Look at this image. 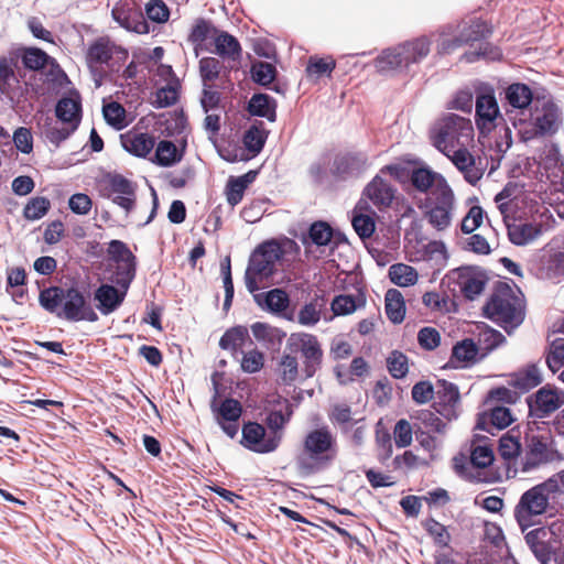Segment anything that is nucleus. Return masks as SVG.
Segmentation results:
<instances>
[{
	"mask_svg": "<svg viewBox=\"0 0 564 564\" xmlns=\"http://www.w3.org/2000/svg\"><path fill=\"white\" fill-rule=\"evenodd\" d=\"M337 455L338 444L335 434L328 426H319L303 436L295 457L296 468L303 475H312L329 466Z\"/></svg>",
	"mask_w": 564,
	"mask_h": 564,
	"instance_id": "nucleus-1",
	"label": "nucleus"
},
{
	"mask_svg": "<svg viewBox=\"0 0 564 564\" xmlns=\"http://www.w3.org/2000/svg\"><path fill=\"white\" fill-rule=\"evenodd\" d=\"M521 189L516 184H508L495 197V202L503 216L508 228V236L512 243L517 246H524L535 240L543 231L540 223H523L513 219L511 223L509 218L516 216L519 204L522 202L520 198Z\"/></svg>",
	"mask_w": 564,
	"mask_h": 564,
	"instance_id": "nucleus-2",
	"label": "nucleus"
},
{
	"mask_svg": "<svg viewBox=\"0 0 564 564\" xmlns=\"http://www.w3.org/2000/svg\"><path fill=\"white\" fill-rule=\"evenodd\" d=\"M474 127L470 119L448 113L434 122L430 130L432 144L443 154L474 142Z\"/></svg>",
	"mask_w": 564,
	"mask_h": 564,
	"instance_id": "nucleus-3",
	"label": "nucleus"
},
{
	"mask_svg": "<svg viewBox=\"0 0 564 564\" xmlns=\"http://www.w3.org/2000/svg\"><path fill=\"white\" fill-rule=\"evenodd\" d=\"M282 256V248L276 241L263 242L252 252L245 274V283L250 293L270 285L275 264Z\"/></svg>",
	"mask_w": 564,
	"mask_h": 564,
	"instance_id": "nucleus-4",
	"label": "nucleus"
},
{
	"mask_svg": "<svg viewBox=\"0 0 564 564\" xmlns=\"http://www.w3.org/2000/svg\"><path fill=\"white\" fill-rule=\"evenodd\" d=\"M485 314L507 332L518 327L524 319L522 301L507 284L495 290L485 306Z\"/></svg>",
	"mask_w": 564,
	"mask_h": 564,
	"instance_id": "nucleus-5",
	"label": "nucleus"
},
{
	"mask_svg": "<svg viewBox=\"0 0 564 564\" xmlns=\"http://www.w3.org/2000/svg\"><path fill=\"white\" fill-rule=\"evenodd\" d=\"M555 488V482L546 479L522 494L514 508V518L521 529L532 527L534 519L546 512L550 500L557 497Z\"/></svg>",
	"mask_w": 564,
	"mask_h": 564,
	"instance_id": "nucleus-6",
	"label": "nucleus"
},
{
	"mask_svg": "<svg viewBox=\"0 0 564 564\" xmlns=\"http://www.w3.org/2000/svg\"><path fill=\"white\" fill-rule=\"evenodd\" d=\"M128 51L116 45L108 37H99L89 44L86 53V63L93 75L96 87L102 84L101 66L107 65L112 70L118 69L128 58Z\"/></svg>",
	"mask_w": 564,
	"mask_h": 564,
	"instance_id": "nucleus-7",
	"label": "nucleus"
},
{
	"mask_svg": "<svg viewBox=\"0 0 564 564\" xmlns=\"http://www.w3.org/2000/svg\"><path fill=\"white\" fill-rule=\"evenodd\" d=\"M561 124L562 112L560 108L550 100L538 101L531 112L530 121L520 129V133L524 140L552 135L560 129Z\"/></svg>",
	"mask_w": 564,
	"mask_h": 564,
	"instance_id": "nucleus-8",
	"label": "nucleus"
},
{
	"mask_svg": "<svg viewBox=\"0 0 564 564\" xmlns=\"http://www.w3.org/2000/svg\"><path fill=\"white\" fill-rule=\"evenodd\" d=\"M456 209V197L453 188L448 185L431 192L426 198L425 218L437 231H444L452 225Z\"/></svg>",
	"mask_w": 564,
	"mask_h": 564,
	"instance_id": "nucleus-9",
	"label": "nucleus"
},
{
	"mask_svg": "<svg viewBox=\"0 0 564 564\" xmlns=\"http://www.w3.org/2000/svg\"><path fill=\"white\" fill-rule=\"evenodd\" d=\"M286 350L301 354L302 371L305 378H312L321 368L323 349L316 336L308 333H293L286 340Z\"/></svg>",
	"mask_w": 564,
	"mask_h": 564,
	"instance_id": "nucleus-10",
	"label": "nucleus"
},
{
	"mask_svg": "<svg viewBox=\"0 0 564 564\" xmlns=\"http://www.w3.org/2000/svg\"><path fill=\"white\" fill-rule=\"evenodd\" d=\"M108 256L116 263L113 282L128 290L135 275V257L128 246L120 240H111L108 247Z\"/></svg>",
	"mask_w": 564,
	"mask_h": 564,
	"instance_id": "nucleus-11",
	"label": "nucleus"
},
{
	"mask_svg": "<svg viewBox=\"0 0 564 564\" xmlns=\"http://www.w3.org/2000/svg\"><path fill=\"white\" fill-rule=\"evenodd\" d=\"M564 404V391L545 384L540 388L529 400L530 415L544 419L550 416Z\"/></svg>",
	"mask_w": 564,
	"mask_h": 564,
	"instance_id": "nucleus-12",
	"label": "nucleus"
},
{
	"mask_svg": "<svg viewBox=\"0 0 564 564\" xmlns=\"http://www.w3.org/2000/svg\"><path fill=\"white\" fill-rule=\"evenodd\" d=\"M280 442V434L269 433L258 423L249 422L242 429V444L253 452L261 454L273 452Z\"/></svg>",
	"mask_w": 564,
	"mask_h": 564,
	"instance_id": "nucleus-13",
	"label": "nucleus"
},
{
	"mask_svg": "<svg viewBox=\"0 0 564 564\" xmlns=\"http://www.w3.org/2000/svg\"><path fill=\"white\" fill-rule=\"evenodd\" d=\"M500 118V109L492 90H486L476 98V124L480 135L490 133Z\"/></svg>",
	"mask_w": 564,
	"mask_h": 564,
	"instance_id": "nucleus-14",
	"label": "nucleus"
},
{
	"mask_svg": "<svg viewBox=\"0 0 564 564\" xmlns=\"http://www.w3.org/2000/svg\"><path fill=\"white\" fill-rule=\"evenodd\" d=\"M61 318L68 321H97V314L94 312L84 294L75 288L65 290L63 310Z\"/></svg>",
	"mask_w": 564,
	"mask_h": 564,
	"instance_id": "nucleus-15",
	"label": "nucleus"
},
{
	"mask_svg": "<svg viewBox=\"0 0 564 564\" xmlns=\"http://www.w3.org/2000/svg\"><path fill=\"white\" fill-rule=\"evenodd\" d=\"M397 189L388 183L381 174L376 175L364 188L360 199H365L378 209H386L392 205Z\"/></svg>",
	"mask_w": 564,
	"mask_h": 564,
	"instance_id": "nucleus-16",
	"label": "nucleus"
},
{
	"mask_svg": "<svg viewBox=\"0 0 564 564\" xmlns=\"http://www.w3.org/2000/svg\"><path fill=\"white\" fill-rule=\"evenodd\" d=\"M525 541L534 553L535 557L542 563L547 564L552 553L556 549V540L551 528H538L525 535Z\"/></svg>",
	"mask_w": 564,
	"mask_h": 564,
	"instance_id": "nucleus-17",
	"label": "nucleus"
},
{
	"mask_svg": "<svg viewBox=\"0 0 564 564\" xmlns=\"http://www.w3.org/2000/svg\"><path fill=\"white\" fill-rule=\"evenodd\" d=\"M452 151L444 153V155L464 174L469 184H476L482 177V171L476 166L475 158L468 151V147H459Z\"/></svg>",
	"mask_w": 564,
	"mask_h": 564,
	"instance_id": "nucleus-18",
	"label": "nucleus"
},
{
	"mask_svg": "<svg viewBox=\"0 0 564 564\" xmlns=\"http://www.w3.org/2000/svg\"><path fill=\"white\" fill-rule=\"evenodd\" d=\"M489 33V29L482 22H475L468 28H464L459 37L449 39L442 34L438 43V51L443 54L449 53L464 43L478 41Z\"/></svg>",
	"mask_w": 564,
	"mask_h": 564,
	"instance_id": "nucleus-19",
	"label": "nucleus"
},
{
	"mask_svg": "<svg viewBox=\"0 0 564 564\" xmlns=\"http://www.w3.org/2000/svg\"><path fill=\"white\" fill-rule=\"evenodd\" d=\"M375 216L376 213L367 200L359 199L352 210L351 225L361 239L369 238L375 232Z\"/></svg>",
	"mask_w": 564,
	"mask_h": 564,
	"instance_id": "nucleus-20",
	"label": "nucleus"
},
{
	"mask_svg": "<svg viewBox=\"0 0 564 564\" xmlns=\"http://www.w3.org/2000/svg\"><path fill=\"white\" fill-rule=\"evenodd\" d=\"M122 148L138 158H147L155 147V138L149 133L128 131L120 137Z\"/></svg>",
	"mask_w": 564,
	"mask_h": 564,
	"instance_id": "nucleus-21",
	"label": "nucleus"
},
{
	"mask_svg": "<svg viewBox=\"0 0 564 564\" xmlns=\"http://www.w3.org/2000/svg\"><path fill=\"white\" fill-rule=\"evenodd\" d=\"M441 388L437 391L440 401L436 405V411L440 415L451 421L458 415L459 392L455 384L446 381L441 383Z\"/></svg>",
	"mask_w": 564,
	"mask_h": 564,
	"instance_id": "nucleus-22",
	"label": "nucleus"
},
{
	"mask_svg": "<svg viewBox=\"0 0 564 564\" xmlns=\"http://www.w3.org/2000/svg\"><path fill=\"white\" fill-rule=\"evenodd\" d=\"M411 183L421 193L436 192L448 185L446 178L429 167H420L412 171Z\"/></svg>",
	"mask_w": 564,
	"mask_h": 564,
	"instance_id": "nucleus-23",
	"label": "nucleus"
},
{
	"mask_svg": "<svg viewBox=\"0 0 564 564\" xmlns=\"http://www.w3.org/2000/svg\"><path fill=\"white\" fill-rule=\"evenodd\" d=\"M242 409L240 403L234 399H226L217 412V421L223 431L229 436L235 437L238 433L237 421L241 415Z\"/></svg>",
	"mask_w": 564,
	"mask_h": 564,
	"instance_id": "nucleus-24",
	"label": "nucleus"
},
{
	"mask_svg": "<svg viewBox=\"0 0 564 564\" xmlns=\"http://www.w3.org/2000/svg\"><path fill=\"white\" fill-rule=\"evenodd\" d=\"M113 285L102 284L95 292V300L98 302L97 308L105 315L116 311L124 300L127 290Z\"/></svg>",
	"mask_w": 564,
	"mask_h": 564,
	"instance_id": "nucleus-25",
	"label": "nucleus"
},
{
	"mask_svg": "<svg viewBox=\"0 0 564 564\" xmlns=\"http://www.w3.org/2000/svg\"><path fill=\"white\" fill-rule=\"evenodd\" d=\"M0 91L10 100L18 97L21 91L12 58L0 57Z\"/></svg>",
	"mask_w": 564,
	"mask_h": 564,
	"instance_id": "nucleus-26",
	"label": "nucleus"
},
{
	"mask_svg": "<svg viewBox=\"0 0 564 564\" xmlns=\"http://www.w3.org/2000/svg\"><path fill=\"white\" fill-rule=\"evenodd\" d=\"M80 98L77 95L62 98L56 105V117L58 120L73 129H77L80 122Z\"/></svg>",
	"mask_w": 564,
	"mask_h": 564,
	"instance_id": "nucleus-27",
	"label": "nucleus"
},
{
	"mask_svg": "<svg viewBox=\"0 0 564 564\" xmlns=\"http://www.w3.org/2000/svg\"><path fill=\"white\" fill-rule=\"evenodd\" d=\"M457 284L464 295L474 300L485 288L484 279L470 268H462L456 271Z\"/></svg>",
	"mask_w": 564,
	"mask_h": 564,
	"instance_id": "nucleus-28",
	"label": "nucleus"
},
{
	"mask_svg": "<svg viewBox=\"0 0 564 564\" xmlns=\"http://www.w3.org/2000/svg\"><path fill=\"white\" fill-rule=\"evenodd\" d=\"M275 373L279 381L283 384L290 386L296 381L300 375V366L293 352L284 350L278 361Z\"/></svg>",
	"mask_w": 564,
	"mask_h": 564,
	"instance_id": "nucleus-29",
	"label": "nucleus"
},
{
	"mask_svg": "<svg viewBox=\"0 0 564 564\" xmlns=\"http://www.w3.org/2000/svg\"><path fill=\"white\" fill-rule=\"evenodd\" d=\"M542 382V373L535 365H529L525 368L511 375L509 383L517 390L528 391Z\"/></svg>",
	"mask_w": 564,
	"mask_h": 564,
	"instance_id": "nucleus-30",
	"label": "nucleus"
},
{
	"mask_svg": "<svg viewBox=\"0 0 564 564\" xmlns=\"http://www.w3.org/2000/svg\"><path fill=\"white\" fill-rule=\"evenodd\" d=\"M539 430L540 427L535 422L528 423L525 442L532 455L538 459H544L547 452L549 436L545 430L542 433H539Z\"/></svg>",
	"mask_w": 564,
	"mask_h": 564,
	"instance_id": "nucleus-31",
	"label": "nucleus"
},
{
	"mask_svg": "<svg viewBox=\"0 0 564 564\" xmlns=\"http://www.w3.org/2000/svg\"><path fill=\"white\" fill-rule=\"evenodd\" d=\"M257 172L250 171L238 177H230L226 186V198L232 207L238 205L247 187L256 180Z\"/></svg>",
	"mask_w": 564,
	"mask_h": 564,
	"instance_id": "nucleus-32",
	"label": "nucleus"
},
{
	"mask_svg": "<svg viewBox=\"0 0 564 564\" xmlns=\"http://www.w3.org/2000/svg\"><path fill=\"white\" fill-rule=\"evenodd\" d=\"M405 66L417 63L430 53V41L426 37H419L398 46Z\"/></svg>",
	"mask_w": 564,
	"mask_h": 564,
	"instance_id": "nucleus-33",
	"label": "nucleus"
},
{
	"mask_svg": "<svg viewBox=\"0 0 564 564\" xmlns=\"http://www.w3.org/2000/svg\"><path fill=\"white\" fill-rule=\"evenodd\" d=\"M216 33L217 30L208 21L204 19L195 21L188 34V42L194 46L196 56L204 50V42L209 37H214Z\"/></svg>",
	"mask_w": 564,
	"mask_h": 564,
	"instance_id": "nucleus-34",
	"label": "nucleus"
},
{
	"mask_svg": "<svg viewBox=\"0 0 564 564\" xmlns=\"http://www.w3.org/2000/svg\"><path fill=\"white\" fill-rule=\"evenodd\" d=\"M253 297L260 306L270 312L280 313L289 306V296L280 289L271 290L265 294H254Z\"/></svg>",
	"mask_w": 564,
	"mask_h": 564,
	"instance_id": "nucleus-35",
	"label": "nucleus"
},
{
	"mask_svg": "<svg viewBox=\"0 0 564 564\" xmlns=\"http://www.w3.org/2000/svg\"><path fill=\"white\" fill-rule=\"evenodd\" d=\"M384 302L388 318L394 324L401 323L405 316V303L401 292L395 289L388 290Z\"/></svg>",
	"mask_w": 564,
	"mask_h": 564,
	"instance_id": "nucleus-36",
	"label": "nucleus"
},
{
	"mask_svg": "<svg viewBox=\"0 0 564 564\" xmlns=\"http://www.w3.org/2000/svg\"><path fill=\"white\" fill-rule=\"evenodd\" d=\"M134 186L133 184L127 180L126 177L115 174L107 175L101 181V194L105 197H112L119 194H133Z\"/></svg>",
	"mask_w": 564,
	"mask_h": 564,
	"instance_id": "nucleus-37",
	"label": "nucleus"
},
{
	"mask_svg": "<svg viewBox=\"0 0 564 564\" xmlns=\"http://www.w3.org/2000/svg\"><path fill=\"white\" fill-rule=\"evenodd\" d=\"M249 339V330L246 326H235L225 332L219 340V346L225 350L236 354Z\"/></svg>",
	"mask_w": 564,
	"mask_h": 564,
	"instance_id": "nucleus-38",
	"label": "nucleus"
},
{
	"mask_svg": "<svg viewBox=\"0 0 564 564\" xmlns=\"http://www.w3.org/2000/svg\"><path fill=\"white\" fill-rule=\"evenodd\" d=\"M182 160V153L172 141L162 140L158 143L151 161L160 166H172Z\"/></svg>",
	"mask_w": 564,
	"mask_h": 564,
	"instance_id": "nucleus-39",
	"label": "nucleus"
},
{
	"mask_svg": "<svg viewBox=\"0 0 564 564\" xmlns=\"http://www.w3.org/2000/svg\"><path fill=\"white\" fill-rule=\"evenodd\" d=\"M389 278L398 286L406 288L416 284L419 280L417 271L405 263H395L389 268Z\"/></svg>",
	"mask_w": 564,
	"mask_h": 564,
	"instance_id": "nucleus-40",
	"label": "nucleus"
},
{
	"mask_svg": "<svg viewBox=\"0 0 564 564\" xmlns=\"http://www.w3.org/2000/svg\"><path fill=\"white\" fill-rule=\"evenodd\" d=\"M65 289L52 286L41 291L39 301L43 308L61 318Z\"/></svg>",
	"mask_w": 564,
	"mask_h": 564,
	"instance_id": "nucleus-41",
	"label": "nucleus"
},
{
	"mask_svg": "<svg viewBox=\"0 0 564 564\" xmlns=\"http://www.w3.org/2000/svg\"><path fill=\"white\" fill-rule=\"evenodd\" d=\"M336 172L341 175L359 173L367 166V158L362 153H349L336 160Z\"/></svg>",
	"mask_w": 564,
	"mask_h": 564,
	"instance_id": "nucleus-42",
	"label": "nucleus"
},
{
	"mask_svg": "<svg viewBox=\"0 0 564 564\" xmlns=\"http://www.w3.org/2000/svg\"><path fill=\"white\" fill-rule=\"evenodd\" d=\"M250 328L257 341L263 345L280 344L285 337L284 332L267 323L257 322Z\"/></svg>",
	"mask_w": 564,
	"mask_h": 564,
	"instance_id": "nucleus-43",
	"label": "nucleus"
},
{
	"mask_svg": "<svg viewBox=\"0 0 564 564\" xmlns=\"http://www.w3.org/2000/svg\"><path fill=\"white\" fill-rule=\"evenodd\" d=\"M215 52L221 57L236 59L240 54L238 41L226 32H217L214 35Z\"/></svg>",
	"mask_w": 564,
	"mask_h": 564,
	"instance_id": "nucleus-44",
	"label": "nucleus"
},
{
	"mask_svg": "<svg viewBox=\"0 0 564 564\" xmlns=\"http://www.w3.org/2000/svg\"><path fill=\"white\" fill-rule=\"evenodd\" d=\"M478 349L471 339H464L453 347L451 361L459 366H467L476 360Z\"/></svg>",
	"mask_w": 564,
	"mask_h": 564,
	"instance_id": "nucleus-45",
	"label": "nucleus"
},
{
	"mask_svg": "<svg viewBox=\"0 0 564 564\" xmlns=\"http://www.w3.org/2000/svg\"><path fill=\"white\" fill-rule=\"evenodd\" d=\"M248 109L251 115L264 117L270 121H273L275 118L274 102L264 94L253 95L249 101Z\"/></svg>",
	"mask_w": 564,
	"mask_h": 564,
	"instance_id": "nucleus-46",
	"label": "nucleus"
},
{
	"mask_svg": "<svg viewBox=\"0 0 564 564\" xmlns=\"http://www.w3.org/2000/svg\"><path fill=\"white\" fill-rule=\"evenodd\" d=\"M159 88L155 93L153 104L158 108H165L176 102L178 98V91L181 88L180 80H172L166 84L158 85Z\"/></svg>",
	"mask_w": 564,
	"mask_h": 564,
	"instance_id": "nucleus-47",
	"label": "nucleus"
},
{
	"mask_svg": "<svg viewBox=\"0 0 564 564\" xmlns=\"http://www.w3.org/2000/svg\"><path fill=\"white\" fill-rule=\"evenodd\" d=\"M506 99L514 108H525L532 101V91L524 84H512L506 90Z\"/></svg>",
	"mask_w": 564,
	"mask_h": 564,
	"instance_id": "nucleus-48",
	"label": "nucleus"
},
{
	"mask_svg": "<svg viewBox=\"0 0 564 564\" xmlns=\"http://www.w3.org/2000/svg\"><path fill=\"white\" fill-rule=\"evenodd\" d=\"M376 68L381 73L395 70L401 67H406L403 56L398 47L384 51L376 58Z\"/></svg>",
	"mask_w": 564,
	"mask_h": 564,
	"instance_id": "nucleus-49",
	"label": "nucleus"
},
{
	"mask_svg": "<svg viewBox=\"0 0 564 564\" xmlns=\"http://www.w3.org/2000/svg\"><path fill=\"white\" fill-rule=\"evenodd\" d=\"M520 451V432L512 429L500 438L499 452L503 458L511 459L517 457Z\"/></svg>",
	"mask_w": 564,
	"mask_h": 564,
	"instance_id": "nucleus-50",
	"label": "nucleus"
},
{
	"mask_svg": "<svg viewBox=\"0 0 564 564\" xmlns=\"http://www.w3.org/2000/svg\"><path fill=\"white\" fill-rule=\"evenodd\" d=\"M364 305L362 297L355 299L352 295L341 294L333 300L330 306L335 315H348Z\"/></svg>",
	"mask_w": 564,
	"mask_h": 564,
	"instance_id": "nucleus-51",
	"label": "nucleus"
},
{
	"mask_svg": "<svg viewBox=\"0 0 564 564\" xmlns=\"http://www.w3.org/2000/svg\"><path fill=\"white\" fill-rule=\"evenodd\" d=\"M51 207V203L46 197H33L24 206L23 216L28 220H39L44 217Z\"/></svg>",
	"mask_w": 564,
	"mask_h": 564,
	"instance_id": "nucleus-52",
	"label": "nucleus"
},
{
	"mask_svg": "<svg viewBox=\"0 0 564 564\" xmlns=\"http://www.w3.org/2000/svg\"><path fill=\"white\" fill-rule=\"evenodd\" d=\"M106 121L113 128L120 130L128 124L124 108L118 102H110L102 109Z\"/></svg>",
	"mask_w": 564,
	"mask_h": 564,
	"instance_id": "nucleus-53",
	"label": "nucleus"
},
{
	"mask_svg": "<svg viewBox=\"0 0 564 564\" xmlns=\"http://www.w3.org/2000/svg\"><path fill=\"white\" fill-rule=\"evenodd\" d=\"M267 131L259 127H251L243 137L245 147L253 154H258L267 140Z\"/></svg>",
	"mask_w": 564,
	"mask_h": 564,
	"instance_id": "nucleus-54",
	"label": "nucleus"
},
{
	"mask_svg": "<svg viewBox=\"0 0 564 564\" xmlns=\"http://www.w3.org/2000/svg\"><path fill=\"white\" fill-rule=\"evenodd\" d=\"M264 366V354L257 348L242 354L240 367L243 372L256 373Z\"/></svg>",
	"mask_w": 564,
	"mask_h": 564,
	"instance_id": "nucleus-55",
	"label": "nucleus"
},
{
	"mask_svg": "<svg viewBox=\"0 0 564 564\" xmlns=\"http://www.w3.org/2000/svg\"><path fill=\"white\" fill-rule=\"evenodd\" d=\"M221 69L220 62L215 57H204L199 61V73L204 83V87L212 84L218 78Z\"/></svg>",
	"mask_w": 564,
	"mask_h": 564,
	"instance_id": "nucleus-56",
	"label": "nucleus"
},
{
	"mask_svg": "<svg viewBox=\"0 0 564 564\" xmlns=\"http://www.w3.org/2000/svg\"><path fill=\"white\" fill-rule=\"evenodd\" d=\"M388 370L394 378H403L409 371L408 358L400 351H392L387 358Z\"/></svg>",
	"mask_w": 564,
	"mask_h": 564,
	"instance_id": "nucleus-57",
	"label": "nucleus"
},
{
	"mask_svg": "<svg viewBox=\"0 0 564 564\" xmlns=\"http://www.w3.org/2000/svg\"><path fill=\"white\" fill-rule=\"evenodd\" d=\"M335 68V61L328 58L311 57L306 67V73L311 77L318 78L323 75H330Z\"/></svg>",
	"mask_w": 564,
	"mask_h": 564,
	"instance_id": "nucleus-58",
	"label": "nucleus"
},
{
	"mask_svg": "<svg viewBox=\"0 0 564 564\" xmlns=\"http://www.w3.org/2000/svg\"><path fill=\"white\" fill-rule=\"evenodd\" d=\"M494 462V453L491 447L487 445H477L473 448L470 454L471 468H486Z\"/></svg>",
	"mask_w": 564,
	"mask_h": 564,
	"instance_id": "nucleus-59",
	"label": "nucleus"
},
{
	"mask_svg": "<svg viewBox=\"0 0 564 564\" xmlns=\"http://www.w3.org/2000/svg\"><path fill=\"white\" fill-rule=\"evenodd\" d=\"M251 75L256 83L265 86L275 78V67L270 63L258 62L252 65Z\"/></svg>",
	"mask_w": 564,
	"mask_h": 564,
	"instance_id": "nucleus-60",
	"label": "nucleus"
},
{
	"mask_svg": "<svg viewBox=\"0 0 564 564\" xmlns=\"http://www.w3.org/2000/svg\"><path fill=\"white\" fill-rule=\"evenodd\" d=\"M76 129H73L72 126H67L59 122L50 123L45 130L44 134L50 140V142L58 145L61 142L66 140Z\"/></svg>",
	"mask_w": 564,
	"mask_h": 564,
	"instance_id": "nucleus-61",
	"label": "nucleus"
},
{
	"mask_svg": "<svg viewBox=\"0 0 564 564\" xmlns=\"http://www.w3.org/2000/svg\"><path fill=\"white\" fill-rule=\"evenodd\" d=\"M484 221V210L480 206H473L466 214V216L463 218L460 224V229L464 234H471L477 228L480 227V225Z\"/></svg>",
	"mask_w": 564,
	"mask_h": 564,
	"instance_id": "nucleus-62",
	"label": "nucleus"
},
{
	"mask_svg": "<svg viewBox=\"0 0 564 564\" xmlns=\"http://www.w3.org/2000/svg\"><path fill=\"white\" fill-rule=\"evenodd\" d=\"M321 319V307L316 302L305 304L297 314V322L303 326H314Z\"/></svg>",
	"mask_w": 564,
	"mask_h": 564,
	"instance_id": "nucleus-63",
	"label": "nucleus"
},
{
	"mask_svg": "<svg viewBox=\"0 0 564 564\" xmlns=\"http://www.w3.org/2000/svg\"><path fill=\"white\" fill-rule=\"evenodd\" d=\"M546 364L552 372H556L564 366V340L553 341L546 358Z\"/></svg>",
	"mask_w": 564,
	"mask_h": 564,
	"instance_id": "nucleus-64",
	"label": "nucleus"
}]
</instances>
